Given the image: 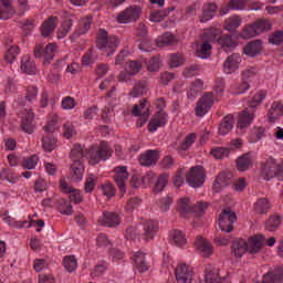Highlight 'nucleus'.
<instances>
[{
  "instance_id": "obj_43",
  "label": "nucleus",
  "mask_w": 283,
  "mask_h": 283,
  "mask_svg": "<svg viewBox=\"0 0 283 283\" xmlns=\"http://www.w3.org/2000/svg\"><path fill=\"white\" fill-rule=\"evenodd\" d=\"M280 116H283V105L280 102H274L269 111V118L273 123Z\"/></svg>"
},
{
  "instance_id": "obj_57",
  "label": "nucleus",
  "mask_w": 283,
  "mask_h": 283,
  "mask_svg": "<svg viewBox=\"0 0 283 283\" xmlns=\"http://www.w3.org/2000/svg\"><path fill=\"white\" fill-rule=\"evenodd\" d=\"M96 182H98V177H96V175H93V174L88 175L84 186L86 193H92V191H94V188L96 187Z\"/></svg>"
},
{
  "instance_id": "obj_4",
  "label": "nucleus",
  "mask_w": 283,
  "mask_h": 283,
  "mask_svg": "<svg viewBox=\"0 0 283 283\" xmlns=\"http://www.w3.org/2000/svg\"><path fill=\"white\" fill-rule=\"evenodd\" d=\"M264 98H266V92L264 91H260L250 98L249 108L244 109L239 115V120L237 124L238 129H247V127L251 126V123H253V111L251 109H255L258 105H261Z\"/></svg>"
},
{
  "instance_id": "obj_28",
  "label": "nucleus",
  "mask_w": 283,
  "mask_h": 283,
  "mask_svg": "<svg viewBox=\"0 0 283 283\" xmlns=\"http://www.w3.org/2000/svg\"><path fill=\"white\" fill-rule=\"evenodd\" d=\"M133 261L135 262V266L139 271V273H145V271H149V262H147V259L143 252H135L133 255Z\"/></svg>"
},
{
  "instance_id": "obj_62",
  "label": "nucleus",
  "mask_w": 283,
  "mask_h": 283,
  "mask_svg": "<svg viewBox=\"0 0 283 283\" xmlns=\"http://www.w3.org/2000/svg\"><path fill=\"white\" fill-rule=\"evenodd\" d=\"M218 182H221L224 187L233 182V175L231 172H221L218 177Z\"/></svg>"
},
{
  "instance_id": "obj_48",
  "label": "nucleus",
  "mask_w": 283,
  "mask_h": 283,
  "mask_svg": "<svg viewBox=\"0 0 283 283\" xmlns=\"http://www.w3.org/2000/svg\"><path fill=\"white\" fill-rule=\"evenodd\" d=\"M19 54H21V49H19V46L17 45H11L7 50L4 59L9 63H13L14 61H17V56H19Z\"/></svg>"
},
{
  "instance_id": "obj_60",
  "label": "nucleus",
  "mask_w": 283,
  "mask_h": 283,
  "mask_svg": "<svg viewBox=\"0 0 283 283\" xmlns=\"http://www.w3.org/2000/svg\"><path fill=\"white\" fill-rule=\"evenodd\" d=\"M61 107L66 111L74 109L76 107V99L72 96H65L62 98Z\"/></svg>"
},
{
  "instance_id": "obj_33",
  "label": "nucleus",
  "mask_w": 283,
  "mask_h": 283,
  "mask_svg": "<svg viewBox=\"0 0 283 283\" xmlns=\"http://www.w3.org/2000/svg\"><path fill=\"white\" fill-rule=\"evenodd\" d=\"M233 115H227L222 118L220 125H219V134L221 136H227L231 129H233Z\"/></svg>"
},
{
  "instance_id": "obj_50",
  "label": "nucleus",
  "mask_w": 283,
  "mask_h": 283,
  "mask_svg": "<svg viewBox=\"0 0 283 283\" xmlns=\"http://www.w3.org/2000/svg\"><path fill=\"white\" fill-rule=\"evenodd\" d=\"M36 165H39V156L36 155H32L22 160L23 169H29V170L36 169Z\"/></svg>"
},
{
  "instance_id": "obj_61",
  "label": "nucleus",
  "mask_w": 283,
  "mask_h": 283,
  "mask_svg": "<svg viewBox=\"0 0 283 283\" xmlns=\"http://www.w3.org/2000/svg\"><path fill=\"white\" fill-rule=\"evenodd\" d=\"M211 155L217 158V160H222L229 156V149L224 147H217L211 150Z\"/></svg>"
},
{
  "instance_id": "obj_30",
  "label": "nucleus",
  "mask_w": 283,
  "mask_h": 283,
  "mask_svg": "<svg viewBox=\"0 0 283 283\" xmlns=\"http://www.w3.org/2000/svg\"><path fill=\"white\" fill-rule=\"evenodd\" d=\"M205 90V82L202 80L198 78L195 82L191 83L187 96L190 101H196V97L198 96L199 92H202Z\"/></svg>"
},
{
  "instance_id": "obj_46",
  "label": "nucleus",
  "mask_w": 283,
  "mask_h": 283,
  "mask_svg": "<svg viewBox=\"0 0 283 283\" xmlns=\"http://www.w3.org/2000/svg\"><path fill=\"white\" fill-rule=\"evenodd\" d=\"M57 210L60 211V213H62V216H72V213H74L72 203H70V201L65 199H61L57 202Z\"/></svg>"
},
{
  "instance_id": "obj_25",
  "label": "nucleus",
  "mask_w": 283,
  "mask_h": 283,
  "mask_svg": "<svg viewBox=\"0 0 283 283\" xmlns=\"http://www.w3.org/2000/svg\"><path fill=\"white\" fill-rule=\"evenodd\" d=\"M56 25H59V18L51 15L48 20H45L41 25V34L46 39V36H51L56 30Z\"/></svg>"
},
{
  "instance_id": "obj_7",
  "label": "nucleus",
  "mask_w": 283,
  "mask_h": 283,
  "mask_svg": "<svg viewBox=\"0 0 283 283\" xmlns=\"http://www.w3.org/2000/svg\"><path fill=\"white\" fill-rule=\"evenodd\" d=\"M271 30V22L266 19H259L252 24H248L241 31L242 39H253L254 36H260L262 32Z\"/></svg>"
},
{
  "instance_id": "obj_12",
  "label": "nucleus",
  "mask_w": 283,
  "mask_h": 283,
  "mask_svg": "<svg viewBox=\"0 0 283 283\" xmlns=\"http://www.w3.org/2000/svg\"><path fill=\"white\" fill-rule=\"evenodd\" d=\"M142 12L143 9H140V7L133 4L117 15V21L118 23H134V21L140 19Z\"/></svg>"
},
{
  "instance_id": "obj_27",
  "label": "nucleus",
  "mask_w": 283,
  "mask_h": 283,
  "mask_svg": "<svg viewBox=\"0 0 283 283\" xmlns=\"http://www.w3.org/2000/svg\"><path fill=\"white\" fill-rule=\"evenodd\" d=\"M248 0H230L229 4H224L220 9L221 17L229 14L230 10H247Z\"/></svg>"
},
{
  "instance_id": "obj_9",
  "label": "nucleus",
  "mask_w": 283,
  "mask_h": 283,
  "mask_svg": "<svg viewBox=\"0 0 283 283\" xmlns=\"http://www.w3.org/2000/svg\"><path fill=\"white\" fill-rule=\"evenodd\" d=\"M238 217L235 212L230 209H226L221 212L219 217V229L223 231V233H231L233 231V224H235Z\"/></svg>"
},
{
  "instance_id": "obj_11",
  "label": "nucleus",
  "mask_w": 283,
  "mask_h": 283,
  "mask_svg": "<svg viewBox=\"0 0 283 283\" xmlns=\"http://www.w3.org/2000/svg\"><path fill=\"white\" fill-rule=\"evenodd\" d=\"M186 181L195 189L202 187L205 185V169H202V166L192 167L186 175Z\"/></svg>"
},
{
  "instance_id": "obj_2",
  "label": "nucleus",
  "mask_w": 283,
  "mask_h": 283,
  "mask_svg": "<svg viewBox=\"0 0 283 283\" xmlns=\"http://www.w3.org/2000/svg\"><path fill=\"white\" fill-rule=\"evenodd\" d=\"M112 154H114L112 146L105 142H102L98 146L90 147L88 150L81 144H75L71 149V160L72 164L83 165L85 160H88L91 165H98L101 160H109Z\"/></svg>"
},
{
  "instance_id": "obj_54",
  "label": "nucleus",
  "mask_w": 283,
  "mask_h": 283,
  "mask_svg": "<svg viewBox=\"0 0 283 283\" xmlns=\"http://www.w3.org/2000/svg\"><path fill=\"white\" fill-rule=\"evenodd\" d=\"M168 182H169V176L167 174H163L158 178L156 177L155 191L157 192L163 191V189L167 187Z\"/></svg>"
},
{
  "instance_id": "obj_21",
  "label": "nucleus",
  "mask_w": 283,
  "mask_h": 283,
  "mask_svg": "<svg viewBox=\"0 0 283 283\" xmlns=\"http://www.w3.org/2000/svg\"><path fill=\"white\" fill-rule=\"evenodd\" d=\"M167 125V113L165 111L157 112L148 124V132H157L160 127Z\"/></svg>"
},
{
  "instance_id": "obj_16",
  "label": "nucleus",
  "mask_w": 283,
  "mask_h": 283,
  "mask_svg": "<svg viewBox=\"0 0 283 283\" xmlns=\"http://www.w3.org/2000/svg\"><path fill=\"white\" fill-rule=\"evenodd\" d=\"M97 222L101 224V227H108L109 229H114L120 224L122 220L118 213L104 211L98 218Z\"/></svg>"
},
{
  "instance_id": "obj_14",
  "label": "nucleus",
  "mask_w": 283,
  "mask_h": 283,
  "mask_svg": "<svg viewBox=\"0 0 283 283\" xmlns=\"http://www.w3.org/2000/svg\"><path fill=\"white\" fill-rule=\"evenodd\" d=\"M213 107V93H205L202 97L199 98L196 106V115L205 116L209 113V109Z\"/></svg>"
},
{
  "instance_id": "obj_49",
  "label": "nucleus",
  "mask_w": 283,
  "mask_h": 283,
  "mask_svg": "<svg viewBox=\"0 0 283 283\" xmlns=\"http://www.w3.org/2000/svg\"><path fill=\"white\" fill-rule=\"evenodd\" d=\"M90 28H92V15H87L80 21L77 34H86L90 32Z\"/></svg>"
},
{
  "instance_id": "obj_24",
  "label": "nucleus",
  "mask_w": 283,
  "mask_h": 283,
  "mask_svg": "<svg viewBox=\"0 0 283 283\" xmlns=\"http://www.w3.org/2000/svg\"><path fill=\"white\" fill-rule=\"evenodd\" d=\"M149 102L147 99H143L139 102V105L136 104L133 107V114L134 116H142V119L144 123H147L149 115L151 114V112L149 111Z\"/></svg>"
},
{
  "instance_id": "obj_18",
  "label": "nucleus",
  "mask_w": 283,
  "mask_h": 283,
  "mask_svg": "<svg viewBox=\"0 0 283 283\" xmlns=\"http://www.w3.org/2000/svg\"><path fill=\"white\" fill-rule=\"evenodd\" d=\"M60 189L63 191V193L70 195L71 202H74V205H80V202H83V196L81 195V190L74 189L70 184L65 182V179L60 180Z\"/></svg>"
},
{
  "instance_id": "obj_19",
  "label": "nucleus",
  "mask_w": 283,
  "mask_h": 283,
  "mask_svg": "<svg viewBox=\"0 0 283 283\" xmlns=\"http://www.w3.org/2000/svg\"><path fill=\"white\" fill-rule=\"evenodd\" d=\"M20 127L25 134H34V112L32 109H24Z\"/></svg>"
},
{
  "instance_id": "obj_23",
  "label": "nucleus",
  "mask_w": 283,
  "mask_h": 283,
  "mask_svg": "<svg viewBox=\"0 0 283 283\" xmlns=\"http://www.w3.org/2000/svg\"><path fill=\"white\" fill-rule=\"evenodd\" d=\"M20 70L23 74L34 76L36 74V63L30 55H23L20 62Z\"/></svg>"
},
{
  "instance_id": "obj_13",
  "label": "nucleus",
  "mask_w": 283,
  "mask_h": 283,
  "mask_svg": "<svg viewBox=\"0 0 283 283\" xmlns=\"http://www.w3.org/2000/svg\"><path fill=\"white\" fill-rule=\"evenodd\" d=\"M114 180L123 196L125 191H127V180H129V172L127 171V167L125 166H117L114 169Z\"/></svg>"
},
{
  "instance_id": "obj_22",
  "label": "nucleus",
  "mask_w": 283,
  "mask_h": 283,
  "mask_svg": "<svg viewBox=\"0 0 283 283\" xmlns=\"http://www.w3.org/2000/svg\"><path fill=\"white\" fill-rule=\"evenodd\" d=\"M158 221H146L143 227L144 232L142 233V239L146 242H149V240H154V238H156V233H158Z\"/></svg>"
},
{
  "instance_id": "obj_41",
  "label": "nucleus",
  "mask_w": 283,
  "mask_h": 283,
  "mask_svg": "<svg viewBox=\"0 0 283 283\" xmlns=\"http://www.w3.org/2000/svg\"><path fill=\"white\" fill-rule=\"evenodd\" d=\"M98 60V53L96 49L91 48L88 51L85 52V54L82 57V65H93V63H96Z\"/></svg>"
},
{
  "instance_id": "obj_52",
  "label": "nucleus",
  "mask_w": 283,
  "mask_h": 283,
  "mask_svg": "<svg viewBox=\"0 0 283 283\" xmlns=\"http://www.w3.org/2000/svg\"><path fill=\"white\" fill-rule=\"evenodd\" d=\"M172 11L174 9L153 11L150 14V21H153L154 23H158L163 21L165 17H168V14Z\"/></svg>"
},
{
  "instance_id": "obj_34",
  "label": "nucleus",
  "mask_w": 283,
  "mask_h": 283,
  "mask_svg": "<svg viewBox=\"0 0 283 283\" xmlns=\"http://www.w3.org/2000/svg\"><path fill=\"white\" fill-rule=\"evenodd\" d=\"M218 10V6L216 3H208L203 6V13L200 17L201 23H207V21H211L213 19L216 12Z\"/></svg>"
},
{
  "instance_id": "obj_51",
  "label": "nucleus",
  "mask_w": 283,
  "mask_h": 283,
  "mask_svg": "<svg viewBox=\"0 0 283 283\" xmlns=\"http://www.w3.org/2000/svg\"><path fill=\"white\" fill-rule=\"evenodd\" d=\"M98 189L106 198H114V196H116V188L109 182L102 184Z\"/></svg>"
},
{
  "instance_id": "obj_20",
  "label": "nucleus",
  "mask_w": 283,
  "mask_h": 283,
  "mask_svg": "<svg viewBox=\"0 0 283 283\" xmlns=\"http://www.w3.org/2000/svg\"><path fill=\"white\" fill-rule=\"evenodd\" d=\"M240 63H242V56L239 53L229 55L223 63L224 74H233L240 67Z\"/></svg>"
},
{
  "instance_id": "obj_47",
  "label": "nucleus",
  "mask_w": 283,
  "mask_h": 283,
  "mask_svg": "<svg viewBox=\"0 0 283 283\" xmlns=\"http://www.w3.org/2000/svg\"><path fill=\"white\" fill-rule=\"evenodd\" d=\"M168 65H170V67H180V65H185V57L180 53L169 54Z\"/></svg>"
},
{
  "instance_id": "obj_32",
  "label": "nucleus",
  "mask_w": 283,
  "mask_h": 283,
  "mask_svg": "<svg viewBox=\"0 0 283 283\" xmlns=\"http://www.w3.org/2000/svg\"><path fill=\"white\" fill-rule=\"evenodd\" d=\"M178 39L171 33H165L156 40L157 48H168V45H176Z\"/></svg>"
},
{
  "instance_id": "obj_6",
  "label": "nucleus",
  "mask_w": 283,
  "mask_h": 283,
  "mask_svg": "<svg viewBox=\"0 0 283 283\" xmlns=\"http://www.w3.org/2000/svg\"><path fill=\"white\" fill-rule=\"evenodd\" d=\"M208 203L206 202H197L195 206H191L189 198H181L178 201V212L182 218H191V216H197L200 218L207 211Z\"/></svg>"
},
{
  "instance_id": "obj_3",
  "label": "nucleus",
  "mask_w": 283,
  "mask_h": 283,
  "mask_svg": "<svg viewBox=\"0 0 283 283\" xmlns=\"http://www.w3.org/2000/svg\"><path fill=\"white\" fill-rule=\"evenodd\" d=\"M265 241L266 238L264 234H255L250 237L248 241L245 239H237L232 242V252L235 258H242L247 251L248 253L255 255L256 253L262 252Z\"/></svg>"
},
{
  "instance_id": "obj_17",
  "label": "nucleus",
  "mask_w": 283,
  "mask_h": 283,
  "mask_svg": "<svg viewBox=\"0 0 283 283\" xmlns=\"http://www.w3.org/2000/svg\"><path fill=\"white\" fill-rule=\"evenodd\" d=\"M175 277L177 283H191V280L193 279V272L187 264L181 263L178 264L175 269Z\"/></svg>"
},
{
  "instance_id": "obj_44",
  "label": "nucleus",
  "mask_w": 283,
  "mask_h": 283,
  "mask_svg": "<svg viewBox=\"0 0 283 283\" xmlns=\"http://www.w3.org/2000/svg\"><path fill=\"white\" fill-rule=\"evenodd\" d=\"M269 209H271V203L266 198H260L254 203L255 213H259V214L266 213Z\"/></svg>"
},
{
  "instance_id": "obj_56",
  "label": "nucleus",
  "mask_w": 283,
  "mask_h": 283,
  "mask_svg": "<svg viewBox=\"0 0 283 283\" xmlns=\"http://www.w3.org/2000/svg\"><path fill=\"white\" fill-rule=\"evenodd\" d=\"M196 138H198V135L196 133H190L186 136L185 140L180 144V149L182 151H187L191 145L196 143Z\"/></svg>"
},
{
  "instance_id": "obj_10",
  "label": "nucleus",
  "mask_w": 283,
  "mask_h": 283,
  "mask_svg": "<svg viewBox=\"0 0 283 283\" xmlns=\"http://www.w3.org/2000/svg\"><path fill=\"white\" fill-rule=\"evenodd\" d=\"M54 52H56V45L54 43L36 44L34 48L35 59H43L46 65L54 59Z\"/></svg>"
},
{
  "instance_id": "obj_29",
  "label": "nucleus",
  "mask_w": 283,
  "mask_h": 283,
  "mask_svg": "<svg viewBox=\"0 0 283 283\" xmlns=\"http://www.w3.org/2000/svg\"><path fill=\"white\" fill-rule=\"evenodd\" d=\"M42 149L49 154L56 149V137L52 133H45L42 136Z\"/></svg>"
},
{
  "instance_id": "obj_31",
  "label": "nucleus",
  "mask_w": 283,
  "mask_h": 283,
  "mask_svg": "<svg viewBox=\"0 0 283 283\" xmlns=\"http://www.w3.org/2000/svg\"><path fill=\"white\" fill-rule=\"evenodd\" d=\"M1 218L3 222L9 224V227H13L14 229H30V227H32V224H30L28 220L17 221L14 220V218L8 214H1Z\"/></svg>"
},
{
  "instance_id": "obj_64",
  "label": "nucleus",
  "mask_w": 283,
  "mask_h": 283,
  "mask_svg": "<svg viewBox=\"0 0 283 283\" xmlns=\"http://www.w3.org/2000/svg\"><path fill=\"white\" fill-rule=\"evenodd\" d=\"M185 176H187L185 174V170L180 169L176 172L172 182L175 185V187H182V185H185Z\"/></svg>"
},
{
  "instance_id": "obj_26",
  "label": "nucleus",
  "mask_w": 283,
  "mask_h": 283,
  "mask_svg": "<svg viewBox=\"0 0 283 283\" xmlns=\"http://www.w3.org/2000/svg\"><path fill=\"white\" fill-rule=\"evenodd\" d=\"M195 247L200 251L201 255L209 258L213 253V245L207 239L198 237L195 241Z\"/></svg>"
},
{
  "instance_id": "obj_53",
  "label": "nucleus",
  "mask_w": 283,
  "mask_h": 283,
  "mask_svg": "<svg viewBox=\"0 0 283 283\" xmlns=\"http://www.w3.org/2000/svg\"><path fill=\"white\" fill-rule=\"evenodd\" d=\"M281 222H282V217L272 216L268 219V221L265 223V229L268 231H275V229H277V227H280Z\"/></svg>"
},
{
  "instance_id": "obj_55",
  "label": "nucleus",
  "mask_w": 283,
  "mask_h": 283,
  "mask_svg": "<svg viewBox=\"0 0 283 283\" xmlns=\"http://www.w3.org/2000/svg\"><path fill=\"white\" fill-rule=\"evenodd\" d=\"M145 63L148 72H158L160 70V56H153Z\"/></svg>"
},
{
  "instance_id": "obj_45",
  "label": "nucleus",
  "mask_w": 283,
  "mask_h": 283,
  "mask_svg": "<svg viewBox=\"0 0 283 283\" xmlns=\"http://www.w3.org/2000/svg\"><path fill=\"white\" fill-rule=\"evenodd\" d=\"M253 165V161L251 160V155H242L237 159V167L239 171H247Z\"/></svg>"
},
{
  "instance_id": "obj_63",
  "label": "nucleus",
  "mask_w": 283,
  "mask_h": 283,
  "mask_svg": "<svg viewBox=\"0 0 283 283\" xmlns=\"http://www.w3.org/2000/svg\"><path fill=\"white\" fill-rule=\"evenodd\" d=\"M142 67H143V64L139 63L138 61H129L126 65L127 72H130L133 74V76L135 74H138V72H140Z\"/></svg>"
},
{
  "instance_id": "obj_40",
  "label": "nucleus",
  "mask_w": 283,
  "mask_h": 283,
  "mask_svg": "<svg viewBox=\"0 0 283 283\" xmlns=\"http://www.w3.org/2000/svg\"><path fill=\"white\" fill-rule=\"evenodd\" d=\"M61 118L56 114H51L50 119L44 126V134H54L59 129V122Z\"/></svg>"
},
{
  "instance_id": "obj_35",
  "label": "nucleus",
  "mask_w": 283,
  "mask_h": 283,
  "mask_svg": "<svg viewBox=\"0 0 283 283\" xmlns=\"http://www.w3.org/2000/svg\"><path fill=\"white\" fill-rule=\"evenodd\" d=\"M242 25V19L239 18V15H231L228 19H226L223 28L228 32H235L237 28H240Z\"/></svg>"
},
{
  "instance_id": "obj_15",
  "label": "nucleus",
  "mask_w": 283,
  "mask_h": 283,
  "mask_svg": "<svg viewBox=\"0 0 283 283\" xmlns=\"http://www.w3.org/2000/svg\"><path fill=\"white\" fill-rule=\"evenodd\" d=\"M160 160V151L157 149H148L142 153L138 157L142 167H154Z\"/></svg>"
},
{
  "instance_id": "obj_58",
  "label": "nucleus",
  "mask_w": 283,
  "mask_h": 283,
  "mask_svg": "<svg viewBox=\"0 0 283 283\" xmlns=\"http://www.w3.org/2000/svg\"><path fill=\"white\" fill-rule=\"evenodd\" d=\"M36 96H39V88H36V86H29L27 88V103L34 105Z\"/></svg>"
},
{
  "instance_id": "obj_42",
  "label": "nucleus",
  "mask_w": 283,
  "mask_h": 283,
  "mask_svg": "<svg viewBox=\"0 0 283 283\" xmlns=\"http://www.w3.org/2000/svg\"><path fill=\"white\" fill-rule=\"evenodd\" d=\"M63 266L67 273H74L78 269V260L74 255L64 256Z\"/></svg>"
},
{
  "instance_id": "obj_37",
  "label": "nucleus",
  "mask_w": 283,
  "mask_h": 283,
  "mask_svg": "<svg viewBox=\"0 0 283 283\" xmlns=\"http://www.w3.org/2000/svg\"><path fill=\"white\" fill-rule=\"evenodd\" d=\"M260 52H262V40L252 41L244 48V54L248 56H255Z\"/></svg>"
},
{
  "instance_id": "obj_8",
  "label": "nucleus",
  "mask_w": 283,
  "mask_h": 283,
  "mask_svg": "<svg viewBox=\"0 0 283 283\" xmlns=\"http://www.w3.org/2000/svg\"><path fill=\"white\" fill-rule=\"evenodd\" d=\"M282 176V165L277 163L275 158H269L261 167V178L263 180H283L280 177Z\"/></svg>"
},
{
  "instance_id": "obj_1",
  "label": "nucleus",
  "mask_w": 283,
  "mask_h": 283,
  "mask_svg": "<svg viewBox=\"0 0 283 283\" xmlns=\"http://www.w3.org/2000/svg\"><path fill=\"white\" fill-rule=\"evenodd\" d=\"M211 43H217L224 52H231L235 48V41L229 34H222L219 28L205 30L203 38L196 46V56L198 59H209L211 56Z\"/></svg>"
},
{
  "instance_id": "obj_5",
  "label": "nucleus",
  "mask_w": 283,
  "mask_h": 283,
  "mask_svg": "<svg viewBox=\"0 0 283 283\" xmlns=\"http://www.w3.org/2000/svg\"><path fill=\"white\" fill-rule=\"evenodd\" d=\"M120 42L116 35H111L105 29H99L97 33V48L106 54V56H112Z\"/></svg>"
},
{
  "instance_id": "obj_36",
  "label": "nucleus",
  "mask_w": 283,
  "mask_h": 283,
  "mask_svg": "<svg viewBox=\"0 0 283 283\" xmlns=\"http://www.w3.org/2000/svg\"><path fill=\"white\" fill-rule=\"evenodd\" d=\"M84 171L85 166L83 164H71V179L73 182H81Z\"/></svg>"
},
{
  "instance_id": "obj_59",
  "label": "nucleus",
  "mask_w": 283,
  "mask_h": 283,
  "mask_svg": "<svg viewBox=\"0 0 283 283\" xmlns=\"http://www.w3.org/2000/svg\"><path fill=\"white\" fill-rule=\"evenodd\" d=\"M64 138H72V136H76V129L74 128V124L72 122H66L62 127Z\"/></svg>"
},
{
  "instance_id": "obj_38",
  "label": "nucleus",
  "mask_w": 283,
  "mask_h": 283,
  "mask_svg": "<svg viewBox=\"0 0 283 283\" xmlns=\"http://www.w3.org/2000/svg\"><path fill=\"white\" fill-rule=\"evenodd\" d=\"M170 243L175 244V247H185L187 244V238L185 237V232L181 230H174L170 233Z\"/></svg>"
},
{
  "instance_id": "obj_39",
  "label": "nucleus",
  "mask_w": 283,
  "mask_h": 283,
  "mask_svg": "<svg viewBox=\"0 0 283 283\" xmlns=\"http://www.w3.org/2000/svg\"><path fill=\"white\" fill-rule=\"evenodd\" d=\"M206 282L207 283H224V277L220 276L218 269H207L206 270Z\"/></svg>"
}]
</instances>
